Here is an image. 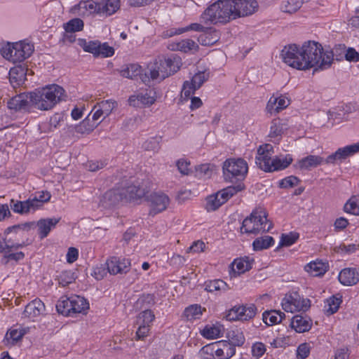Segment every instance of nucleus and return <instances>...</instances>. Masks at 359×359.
<instances>
[{
  "label": "nucleus",
  "instance_id": "obj_1",
  "mask_svg": "<svg viewBox=\"0 0 359 359\" xmlns=\"http://www.w3.org/2000/svg\"><path fill=\"white\" fill-rule=\"evenodd\" d=\"M304 70L318 67L323 70L330 68L334 60L332 50H324L322 45L315 41H308L302 46Z\"/></svg>",
  "mask_w": 359,
  "mask_h": 359
},
{
  "label": "nucleus",
  "instance_id": "obj_2",
  "mask_svg": "<svg viewBox=\"0 0 359 359\" xmlns=\"http://www.w3.org/2000/svg\"><path fill=\"white\" fill-rule=\"evenodd\" d=\"M233 0H217L210 4L201 14L200 20L205 25L226 24L235 20Z\"/></svg>",
  "mask_w": 359,
  "mask_h": 359
},
{
  "label": "nucleus",
  "instance_id": "obj_3",
  "mask_svg": "<svg viewBox=\"0 0 359 359\" xmlns=\"http://www.w3.org/2000/svg\"><path fill=\"white\" fill-rule=\"evenodd\" d=\"M32 93L33 107L41 111L52 109L65 99V90L57 84L46 86Z\"/></svg>",
  "mask_w": 359,
  "mask_h": 359
},
{
  "label": "nucleus",
  "instance_id": "obj_4",
  "mask_svg": "<svg viewBox=\"0 0 359 359\" xmlns=\"http://www.w3.org/2000/svg\"><path fill=\"white\" fill-rule=\"evenodd\" d=\"M271 228L272 223L268 220L266 210L259 207L243 221L241 232L257 234L261 231H269Z\"/></svg>",
  "mask_w": 359,
  "mask_h": 359
},
{
  "label": "nucleus",
  "instance_id": "obj_5",
  "mask_svg": "<svg viewBox=\"0 0 359 359\" xmlns=\"http://www.w3.org/2000/svg\"><path fill=\"white\" fill-rule=\"evenodd\" d=\"M58 313L66 316H73L76 313H84L89 309V304L87 300L79 295H74L70 297H62L56 304Z\"/></svg>",
  "mask_w": 359,
  "mask_h": 359
},
{
  "label": "nucleus",
  "instance_id": "obj_6",
  "mask_svg": "<svg viewBox=\"0 0 359 359\" xmlns=\"http://www.w3.org/2000/svg\"><path fill=\"white\" fill-rule=\"evenodd\" d=\"M147 191L145 187L139 184L137 185L133 184L121 190H109L104 194V198L110 201L109 205H115L118 201L123 199L131 201L141 198Z\"/></svg>",
  "mask_w": 359,
  "mask_h": 359
},
{
  "label": "nucleus",
  "instance_id": "obj_7",
  "mask_svg": "<svg viewBox=\"0 0 359 359\" xmlns=\"http://www.w3.org/2000/svg\"><path fill=\"white\" fill-rule=\"evenodd\" d=\"M224 178L226 180H243L248 171L247 162L242 158H229L222 166Z\"/></svg>",
  "mask_w": 359,
  "mask_h": 359
},
{
  "label": "nucleus",
  "instance_id": "obj_8",
  "mask_svg": "<svg viewBox=\"0 0 359 359\" xmlns=\"http://www.w3.org/2000/svg\"><path fill=\"white\" fill-rule=\"evenodd\" d=\"M78 45L85 52L92 53L95 57H108L114 54V49L107 43H101L98 40L87 41L84 39L78 40Z\"/></svg>",
  "mask_w": 359,
  "mask_h": 359
},
{
  "label": "nucleus",
  "instance_id": "obj_9",
  "mask_svg": "<svg viewBox=\"0 0 359 359\" xmlns=\"http://www.w3.org/2000/svg\"><path fill=\"white\" fill-rule=\"evenodd\" d=\"M25 246V243L15 242L11 238L2 236L0 235V254L6 259V262L10 260L18 262L24 259L25 254L22 252H13L15 250Z\"/></svg>",
  "mask_w": 359,
  "mask_h": 359
},
{
  "label": "nucleus",
  "instance_id": "obj_10",
  "mask_svg": "<svg viewBox=\"0 0 359 359\" xmlns=\"http://www.w3.org/2000/svg\"><path fill=\"white\" fill-rule=\"evenodd\" d=\"M282 57L285 63L299 70H304L302 47L297 44H290L282 50Z\"/></svg>",
  "mask_w": 359,
  "mask_h": 359
},
{
  "label": "nucleus",
  "instance_id": "obj_11",
  "mask_svg": "<svg viewBox=\"0 0 359 359\" xmlns=\"http://www.w3.org/2000/svg\"><path fill=\"white\" fill-rule=\"evenodd\" d=\"M256 313L257 307L255 304L235 306L229 311L226 318L229 321H248L253 318Z\"/></svg>",
  "mask_w": 359,
  "mask_h": 359
},
{
  "label": "nucleus",
  "instance_id": "obj_12",
  "mask_svg": "<svg viewBox=\"0 0 359 359\" xmlns=\"http://www.w3.org/2000/svg\"><path fill=\"white\" fill-rule=\"evenodd\" d=\"M282 308L286 312L306 311L310 307V300L302 299L297 293L287 294L282 300Z\"/></svg>",
  "mask_w": 359,
  "mask_h": 359
},
{
  "label": "nucleus",
  "instance_id": "obj_13",
  "mask_svg": "<svg viewBox=\"0 0 359 359\" xmlns=\"http://www.w3.org/2000/svg\"><path fill=\"white\" fill-rule=\"evenodd\" d=\"M170 76L171 75L168 69L167 62L164 60H159L149 65L148 72L145 73L142 81L146 83L149 81V78L152 81H162Z\"/></svg>",
  "mask_w": 359,
  "mask_h": 359
},
{
  "label": "nucleus",
  "instance_id": "obj_14",
  "mask_svg": "<svg viewBox=\"0 0 359 359\" xmlns=\"http://www.w3.org/2000/svg\"><path fill=\"white\" fill-rule=\"evenodd\" d=\"M274 154L273 147L270 144L259 146L256 156V164L265 172H271L272 155Z\"/></svg>",
  "mask_w": 359,
  "mask_h": 359
},
{
  "label": "nucleus",
  "instance_id": "obj_15",
  "mask_svg": "<svg viewBox=\"0 0 359 359\" xmlns=\"http://www.w3.org/2000/svg\"><path fill=\"white\" fill-rule=\"evenodd\" d=\"M208 74L205 72L196 73L191 79V81H186L183 84L181 93L182 97L189 99L190 96L194 94L195 91L199 89L205 81L208 80Z\"/></svg>",
  "mask_w": 359,
  "mask_h": 359
},
{
  "label": "nucleus",
  "instance_id": "obj_16",
  "mask_svg": "<svg viewBox=\"0 0 359 359\" xmlns=\"http://www.w3.org/2000/svg\"><path fill=\"white\" fill-rule=\"evenodd\" d=\"M148 202L150 208L149 215L154 216L166 210L170 203V198L164 193L155 192L150 194Z\"/></svg>",
  "mask_w": 359,
  "mask_h": 359
},
{
  "label": "nucleus",
  "instance_id": "obj_17",
  "mask_svg": "<svg viewBox=\"0 0 359 359\" xmlns=\"http://www.w3.org/2000/svg\"><path fill=\"white\" fill-rule=\"evenodd\" d=\"M359 151V142L339 148L325 158V164H336Z\"/></svg>",
  "mask_w": 359,
  "mask_h": 359
},
{
  "label": "nucleus",
  "instance_id": "obj_18",
  "mask_svg": "<svg viewBox=\"0 0 359 359\" xmlns=\"http://www.w3.org/2000/svg\"><path fill=\"white\" fill-rule=\"evenodd\" d=\"M233 4L235 19L252 15L259 6L256 0H233Z\"/></svg>",
  "mask_w": 359,
  "mask_h": 359
},
{
  "label": "nucleus",
  "instance_id": "obj_19",
  "mask_svg": "<svg viewBox=\"0 0 359 359\" xmlns=\"http://www.w3.org/2000/svg\"><path fill=\"white\" fill-rule=\"evenodd\" d=\"M157 93L154 89L146 90L137 95H131L128 102L130 105L140 107L141 106L149 107L156 100Z\"/></svg>",
  "mask_w": 359,
  "mask_h": 359
},
{
  "label": "nucleus",
  "instance_id": "obj_20",
  "mask_svg": "<svg viewBox=\"0 0 359 359\" xmlns=\"http://www.w3.org/2000/svg\"><path fill=\"white\" fill-rule=\"evenodd\" d=\"M33 107L32 93H20L8 102V107L15 111H28Z\"/></svg>",
  "mask_w": 359,
  "mask_h": 359
},
{
  "label": "nucleus",
  "instance_id": "obj_21",
  "mask_svg": "<svg viewBox=\"0 0 359 359\" xmlns=\"http://www.w3.org/2000/svg\"><path fill=\"white\" fill-rule=\"evenodd\" d=\"M107 271L111 275L126 273L130 267V261L124 257H111L106 262Z\"/></svg>",
  "mask_w": 359,
  "mask_h": 359
},
{
  "label": "nucleus",
  "instance_id": "obj_22",
  "mask_svg": "<svg viewBox=\"0 0 359 359\" xmlns=\"http://www.w3.org/2000/svg\"><path fill=\"white\" fill-rule=\"evenodd\" d=\"M34 51V46L25 41L14 43V63L20 62L28 58Z\"/></svg>",
  "mask_w": 359,
  "mask_h": 359
},
{
  "label": "nucleus",
  "instance_id": "obj_23",
  "mask_svg": "<svg viewBox=\"0 0 359 359\" xmlns=\"http://www.w3.org/2000/svg\"><path fill=\"white\" fill-rule=\"evenodd\" d=\"M10 206L11 210L20 215H27L32 212L36 211V203L31 201L29 198L26 201H18L11 199L10 201Z\"/></svg>",
  "mask_w": 359,
  "mask_h": 359
},
{
  "label": "nucleus",
  "instance_id": "obj_24",
  "mask_svg": "<svg viewBox=\"0 0 359 359\" xmlns=\"http://www.w3.org/2000/svg\"><path fill=\"white\" fill-rule=\"evenodd\" d=\"M28 69L20 65L11 68L9 71V81L14 88L24 84Z\"/></svg>",
  "mask_w": 359,
  "mask_h": 359
},
{
  "label": "nucleus",
  "instance_id": "obj_25",
  "mask_svg": "<svg viewBox=\"0 0 359 359\" xmlns=\"http://www.w3.org/2000/svg\"><path fill=\"white\" fill-rule=\"evenodd\" d=\"M323 164H325V158L323 157L316 155H309L299 160L295 166L301 170H309Z\"/></svg>",
  "mask_w": 359,
  "mask_h": 359
},
{
  "label": "nucleus",
  "instance_id": "obj_26",
  "mask_svg": "<svg viewBox=\"0 0 359 359\" xmlns=\"http://www.w3.org/2000/svg\"><path fill=\"white\" fill-rule=\"evenodd\" d=\"M290 104V100L284 95L271 96L266 104V110L270 114L278 113Z\"/></svg>",
  "mask_w": 359,
  "mask_h": 359
},
{
  "label": "nucleus",
  "instance_id": "obj_27",
  "mask_svg": "<svg viewBox=\"0 0 359 359\" xmlns=\"http://www.w3.org/2000/svg\"><path fill=\"white\" fill-rule=\"evenodd\" d=\"M339 282L344 285H353L359 281V269L346 268L341 270L338 276Z\"/></svg>",
  "mask_w": 359,
  "mask_h": 359
},
{
  "label": "nucleus",
  "instance_id": "obj_28",
  "mask_svg": "<svg viewBox=\"0 0 359 359\" xmlns=\"http://www.w3.org/2000/svg\"><path fill=\"white\" fill-rule=\"evenodd\" d=\"M60 218L41 219L37 222L38 234L41 239L47 237L50 231L53 229L60 222Z\"/></svg>",
  "mask_w": 359,
  "mask_h": 359
},
{
  "label": "nucleus",
  "instance_id": "obj_29",
  "mask_svg": "<svg viewBox=\"0 0 359 359\" xmlns=\"http://www.w3.org/2000/svg\"><path fill=\"white\" fill-rule=\"evenodd\" d=\"M220 37L219 32L213 27H208L203 33L198 36V42L203 46H212Z\"/></svg>",
  "mask_w": 359,
  "mask_h": 359
},
{
  "label": "nucleus",
  "instance_id": "obj_30",
  "mask_svg": "<svg viewBox=\"0 0 359 359\" xmlns=\"http://www.w3.org/2000/svg\"><path fill=\"white\" fill-rule=\"evenodd\" d=\"M44 311V304L40 299H35L26 306L23 315L31 318L40 316Z\"/></svg>",
  "mask_w": 359,
  "mask_h": 359
},
{
  "label": "nucleus",
  "instance_id": "obj_31",
  "mask_svg": "<svg viewBox=\"0 0 359 359\" xmlns=\"http://www.w3.org/2000/svg\"><path fill=\"white\" fill-rule=\"evenodd\" d=\"M311 320L302 315L293 316L291 320L292 327L299 333L309 331L311 327Z\"/></svg>",
  "mask_w": 359,
  "mask_h": 359
},
{
  "label": "nucleus",
  "instance_id": "obj_32",
  "mask_svg": "<svg viewBox=\"0 0 359 359\" xmlns=\"http://www.w3.org/2000/svg\"><path fill=\"white\" fill-rule=\"evenodd\" d=\"M29 330V328L20 327L18 329L9 330L5 336L4 339L6 345H14L18 341L21 340L24 335H25Z\"/></svg>",
  "mask_w": 359,
  "mask_h": 359
},
{
  "label": "nucleus",
  "instance_id": "obj_33",
  "mask_svg": "<svg viewBox=\"0 0 359 359\" xmlns=\"http://www.w3.org/2000/svg\"><path fill=\"white\" fill-rule=\"evenodd\" d=\"M286 129L287 126L283 120L275 118L271 122L269 137L278 141Z\"/></svg>",
  "mask_w": 359,
  "mask_h": 359
},
{
  "label": "nucleus",
  "instance_id": "obj_34",
  "mask_svg": "<svg viewBox=\"0 0 359 359\" xmlns=\"http://www.w3.org/2000/svg\"><path fill=\"white\" fill-rule=\"evenodd\" d=\"M100 15L109 16L120 8V0H99Z\"/></svg>",
  "mask_w": 359,
  "mask_h": 359
},
{
  "label": "nucleus",
  "instance_id": "obj_35",
  "mask_svg": "<svg viewBox=\"0 0 359 359\" xmlns=\"http://www.w3.org/2000/svg\"><path fill=\"white\" fill-rule=\"evenodd\" d=\"M205 290L208 292L221 294L229 290V287L226 283L221 279H215L205 281L204 283Z\"/></svg>",
  "mask_w": 359,
  "mask_h": 359
},
{
  "label": "nucleus",
  "instance_id": "obj_36",
  "mask_svg": "<svg viewBox=\"0 0 359 359\" xmlns=\"http://www.w3.org/2000/svg\"><path fill=\"white\" fill-rule=\"evenodd\" d=\"M219 343L221 347L215 351L218 359H229L235 354L236 347L234 345L226 341Z\"/></svg>",
  "mask_w": 359,
  "mask_h": 359
},
{
  "label": "nucleus",
  "instance_id": "obj_37",
  "mask_svg": "<svg viewBox=\"0 0 359 359\" xmlns=\"http://www.w3.org/2000/svg\"><path fill=\"white\" fill-rule=\"evenodd\" d=\"M327 265L322 261H313L307 264L304 269L312 276H320L327 271Z\"/></svg>",
  "mask_w": 359,
  "mask_h": 359
},
{
  "label": "nucleus",
  "instance_id": "obj_38",
  "mask_svg": "<svg viewBox=\"0 0 359 359\" xmlns=\"http://www.w3.org/2000/svg\"><path fill=\"white\" fill-rule=\"evenodd\" d=\"M254 259L249 257L236 259L233 263V270L238 274L243 273L252 269Z\"/></svg>",
  "mask_w": 359,
  "mask_h": 359
},
{
  "label": "nucleus",
  "instance_id": "obj_39",
  "mask_svg": "<svg viewBox=\"0 0 359 359\" xmlns=\"http://www.w3.org/2000/svg\"><path fill=\"white\" fill-rule=\"evenodd\" d=\"M293 159L290 154L285 156H278L273 158L271 166V172L284 170L287 168L292 162Z\"/></svg>",
  "mask_w": 359,
  "mask_h": 359
},
{
  "label": "nucleus",
  "instance_id": "obj_40",
  "mask_svg": "<svg viewBox=\"0 0 359 359\" xmlns=\"http://www.w3.org/2000/svg\"><path fill=\"white\" fill-rule=\"evenodd\" d=\"M224 328L219 325H206L201 331V335L205 339H213L221 337Z\"/></svg>",
  "mask_w": 359,
  "mask_h": 359
},
{
  "label": "nucleus",
  "instance_id": "obj_41",
  "mask_svg": "<svg viewBox=\"0 0 359 359\" xmlns=\"http://www.w3.org/2000/svg\"><path fill=\"white\" fill-rule=\"evenodd\" d=\"M285 313L280 311H265L262 314L263 321L269 326L280 323L285 318Z\"/></svg>",
  "mask_w": 359,
  "mask_h": 359
},
{
  "label": "nucleus",
  "instance_id": "obj_42",
  "mask_svg": "<svg viewBox=\"0 0 359 359\" xmlns=\"http://www.w3.org/2000/svg\"><path fill=\"white\" fill-rule=\"evenodd\" d=\"M79 7L81 10H83V15L100 14V12L99 0L81 1L79 4Z\"/></svg>",
  "mask_w": 359,
  "mask_h": 359
},
{
  "label": "nucleus",
  "instance_id": "obj_43",
  "mask_svg": "<svg viewBox=\"0 0 359 359\" xmlns=\"http://www.w3.org/2000/svg\"><path fill=\"white\" fill-rule=\"evenodd\" d=\"M203 311H205V309H202L200 305L193 304L185 309L183 315L187 320L194 321L201 318Z\"/></svg>",
  "mask_w": 359,
  "mask_h": 359
},
{
  "label": "nucleus",
  "instance_id": "obj_44",
  "mask_svg": "<svg viewBox=\"0 0 359 359\" xmlns=\"http://www.w3.org/2000/svg\"><path fill=\"white\" fill-rule=\"evenodd\" d=\"M97 126L98 123H92L89 119L86 118L74 128H69V131H74L75 133L80 134L90 133Z\"/></svg>",
  "mask_w": 359,
  "mask_h": 359
},
{
  "label": "nucleus",
  "instance_id": "obj_45",
  "mask_svg": "<svg viewBox=\"0 0 359 359\" xmlns=\"http://www.w3.org/2000/svg\"><path fill=\"white\" fill-rule=\"evenodd\" d=\"M241 190V187L240 185L238 186H230L222 190L218 191L217 196L219 198L221 201V204L223 205L226 203L231 197L237 194L239 191Z\"/></svg>",
  "mask_w": 359,
  "mask_h": 359
},
{
  "label": "nucleus",
  "instance_id": "obj_46",
  "mask_svg": "<svg viewBox=\"0 0 359 359\" xmlns=\"http://www.w3.org/2000/svg\"><path fill=\"white\" fill-rule=\"evenodd\" d=\"M344 210L346 213L359 215V195L352 196L345 203Z\"/></svg>",
  "mask_w": 359,
  "mask_h": 359
},
{
  "label": "nucleus",
  "instance_id": "obj_47",
  "mask_svg": "<svg viewBox=\"0 0 359 359\" xmlns=\"http://www.w3.org/2000/svg\"><path fill=\"white\" fill-rule=\"evenodd\" d=\"M302 0H285L282 1L280 9L284 13H294L302 6Z\"/></svg>",
  "mask_w": 359,
  "mask_h": 359
},
{
  "label": "nucleus",
  "instance_id": "obj_48",
  "mask_svg": "<svg viewBox=\"0 0 359 359\" xmlns=\"http://www.w3.org/2000/svg\"><path fill=\"white\" fill-rule=\"evenodd\" d=\"M274 244L273 237L270 236H265L256 238L253 243L252 246L255 250H262L267 249Z\"/></svg>",
  "mask_w": 359,
  "mask_h": 359
},
{
  "label": "nucleus",
  "instance_id": "obj_49",
  "mask_svg": "<svg viewBox=\"0 0 359 359\" xmlns=\"http://www.w3.org/2000/svg\"><path fill=\"white\" fill-rule=\"evenodd\" d=\"M198 48L197 43L192 39H186L181 40L176 43V50L187 53L191 50H196Z\"/></svg>",
  "mask_w": 359,
  "mask_h": 359
},
{
  "label": "nucleus",
  "instance_id": "obj_50",
  "mask_svg": "<svg viewBox=\"0 0 359 359\" xmlns=\"http://www.w3.org/2000/svg\"><path fill=\"white\" fill-rule=\"evenodd\" d=\"M63 27L67 32H76L83 29V22L80 18H74L65 23Z\"/></svg>",
  "mask_w": 359,
  "mask_h": 359
},
{
  "label": "nucleus",
  "instance_id": "obj_51",
  "mask_svg": "<svg viewBox=\"0 0 359 359\" xmlns=\"http://www.w3.org/2000/svg\"><path fill=\"white\" fill-rule=\"evenodd\" d=\"M208 27H205V26H203L201 23H192V24L189 25V26H187L186 27L178 29L177 30H175V32L171 30L170 33L168 34V35L169 36H173L175 34H182V33H184L185 32H188L189 30H193V31L200 32L201 33H203L204 31Z\"/></svg>",
  "mask_w": 359,
  "mask_h": 359
},
{
  "label": "nucleus",
  "instance_id": "obj_52",
  "mask_svg": "<svg viewBox=\"0 0 359 359\" xmlns=\"http://www.w3.org/2000/svg\"><path fill=\"white\" fill-rule=\"evenodd\" d=\"M141 72V67L136 64H130L121 71V75L128 79H133Z\"/></svg>",
  "mask_w": 359,
  "mask_h": 359
},
{
  "label": "nucleus",
  "instance_id": "obj_53",
  "mask_svg": "<svg viewBox=\"0 0 359 359\" xmlns=\"http://www.w3.org/2000/svg\"><path fill=\"white\" fill-rule=\"evenodd\" d=\"M154 318L155 316L153 311L149 309H146L138 315L137 323L138 325L150 326V324L153 322Z\"/></svg>",
  "mask_w": 359,
  "mask_h": 359
},
{
  "label": "nucleus",
  "instance_id": "obj_54",
  "mask_svg": "<svg viewBox=\"0 0 359 359\" xmlns=\"http://www.w3.org/2000/svg\"><path fill=\"white\" fill-rule=\"evenodd\" d=\"M74 273L71 270L63 271L57 276L59 285L62 287L67 286L75 280Z\"/></svg>",
  "mask_w": 359,
  "mask_h": 359
},
{
  "label": "nucleus",
  "instance_id": "obj_55",
  "mask_svg": "<svg viewBox=\"0 0 359 359\" xmlns=\"http://www.w3.org/2000/svg\"><path fill=\"white\" fill-rule=\"evenodd\" d=\"M341 302L340 298L332 297L327 299L326 304L325 306V311L328 315H332L336 313L339 307Z\"/></svg>",
  "mask_w": 359,
  "mask_h": 359
},
{
  "label": "nucleus",
  "instance_id": "obj_56",
  "mask_svg": "<svg viewBox=\"0 0 359 359\" xmlns=\"http://www.w3.org/2000/svg\"><path fill=\"white\" fill-rule=\"evenodd\" d=\"M164 61L168 64V69L170 75L177 72L182 65V61L180 57L172 56L164 59Z\"/></svg>",
  "mask_w": 359,
  "mask_h": 359
},
{
  "label": "nucleus",
  "instance_id": "obj_57",
  "mask_svg": "<svg viewBox=\"0 0 359 359\" xmlns=\"http://www.w3.org/2000/svg\"><path fill=\"white\" fill-rule=\"evenodd\" d=\"M161 137H153L147 140L142 147L147 151H157L160 148Z\"/></svg>",
  "mask_w": 359,
  "mask_h": 359
},
{
  "label": "nucleus",
  "instance_id": "obj_58",
  "mask_svg": "<svg viewBox=\"0 0 359 359\" xmlns=\"http://www.w3.org/2000/svg\"><path fill=\"white\" fill-rule=\"evenodd\" d=\"M222 205L217 194L210 196L206 199L205 208L208 211H214Z\"/></svg>",
  "mask_w": 359,
  "mask_h": 359
},
{
  "label": "nucleus",
  "instance_id": "obj_59",
  "mask_svg": "<svg viewBox=\"0 0 359 359\" xmlns=\"http://www.w3.org/2000/svg\"><path fill=\"white\" fill-rule=\"evenodd\" d=\"M97 104L104 112V117H107L116 107V102L111 100H104L97 103Z\"/></svg>",
  "mask_w": 359,
  "mask_h": 359
},
{
  "label": "nucleus",
  "instance_id": "obj_60",
  "mask_svg": "<svg viewBox=\"0 0 359 359\" xmlns=\"http://www.w3.org/2000/svg\"><path fill=\"white\" fill-rule=\"evenodd\" d=\"M299 238V234L295 232H290L288 234H282L280 245L290 246L294 244Z\"/></svg>",
  "mask_w": 359,
  "mask_h": 359
},
{
  "label": "nucleus",
  "instance_id": "obj_61",
  "mask_svg": "<svg viewBox=\"0 0 359 359\" xmlns=\"http://www.w3.org/2000/svg\"><path fill=\"white\" fill-rule=\"evenodd\" d=\"M51 195L48 191H42L39 193L38 196L31 198L32 202L36 203V210L41 208L44 203L48 202L50 199Z\"/></svg>",
  "mask_w": 359,
  "mask_h": 359
},
{
  "label": "nucleus",
  "instance_id": "obj_62",
  "mask_svg": "<svg viewBox=\"0 0 359 359\" xmlns=\"http://www.w3.org/2000/svg\"><path fill=\"white\" fill-rule=\"evenodd\" d=\"M34 226H35L34 222H25L23 224L14 225V226L8 227L5 230L4 234L6 235V236L8 237V235L10 234L13 231H17L18 230L28 231L30 229L33 228Z\"/></svg>",
  "mask_w": 359,
  "mask_h": 359
},
{
  "label": "nucleus",
  "instance_id": "obj_63",
  "mask_svg": "<svg viewBox=\"0 0 359 359\" xmlns=\"http://www.w3.org/2000/svg\"><path fill=\"white\" fill-rule=\"evenodd\" d=\"M299 182V180L297 177L291 175L282 180L280 182V187L285 189L297 186Z\"/></svg>",
  "mask_w": 359,
  "mask_h": 359
},
{
  "label": "nucleus",
  "instance_id": "obj_64",
  "mask_svg": "<svg viewBox=\"0 0 359 359\" xmlns=\"http://www.w3.org/2000/svg\"><path fill=\"white\" fill-rule=\"evenodd\" d=\"M266 352V346L262 342H256L252 346V354L254 357L259 358Z\"/></svg>",
  "mask_w": 359,
  "mask_h": 359
}]
</instances>
